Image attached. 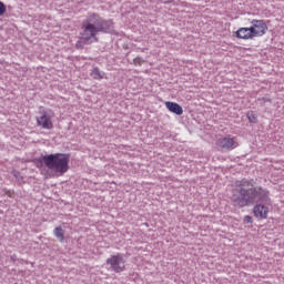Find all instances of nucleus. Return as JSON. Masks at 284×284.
Instances as JSON below:
<instances>
[{"instance_id": "nucleus-3", "label": "nucleus", "mask_w": 284, "mask_h": 284, "mask_svg": "<svg viewBox=\"0 0 284 284\" xmlns=\"http://www.w3.org/2000/svg\"><path fill=\"white\" fill-rule=\"evenodd\" d=\"M42 163L48 168L44 174L45 179L63 176L70 170V155L64 153H54L42 156Z\"/></svg>"}, {"instance_id": "nucleus-13", "label": "nucleus", "mask_w": 284, "mask_h": 284, "mask_svg": "<svg viewBox=\"0 0 284 284\" xmlns=\"http://www.w3.org/2000/svg\"><path fill=\"white\" fill-rule=\"evenodd\" d=\"M244 223L246 224H252L254 223V219L252 217V215H245L243 219Z\"/></svg>"}, {"instance_id": "nucleus-1", "label": "nucleus", "mask_w": 284, "mask_h": 284, "mask_svg": "<svg viewBox=\"0 0 284 284\" xmlns=\"http://www.w3.org/2000/svg\"><path fill=\"white\" fill-rule=\"evenodd\" d=\"M234 192H239L240 195L233 193L232 201L239 207H247V205H253L256 201H262L263 203H257L253 207V214L255 219L265 220L270 215V206H272V199L270 197V191L261 186L254 187V180H241L235 182Z\"/></svg>"}, {"instance_id": "nucleus-14", "label": "nucleus", "mask_w": 284, "mask_h": 284, "mask_svg": "<svg viewBox=\"0 0 284 284\" xmlns=\"http://www.w3.org/2000/svg\"><path fill=\"white\" fill-rule=\"evenodd\" d=\"M2 14H6V4L0 1V17H2Z\"/></svg>"}, {"instance_id": "nucleus-9", "label": "nucleus", "mask_w": 284, "mask_h": 284, "mask_svg": "<svg viewBox=\"0 0 284 284\" xmlns=\"http://www.w3.org/2000/svg\"><path fill=\"white\" fill-rule=\"evenodd\" d=\"M164 105L166 110H169V112H172L173 114H178V116H181V114H183V106H181L176 102L166 101Z\"/></svg>"}, {"instance_id": "nucleus-5", "label": "nucleus", "mask_w": 284, "mask_h": 284, "mask_svg": "<svg viewBox=\"0 0 284 284\" xmlns=\"http://www.w3.org/2000/svg\"><path fill=\"white\" fill-rule=\"evenodd\" d=\"M106 265H110L111 270L116 274H121V272H125V258L121 253L111 255L106 260Z\"/></svg>"}, {"instance_id": "nucleus-7", "label": "nucleus", "mask_w": 284, "mask_h": 284, "mask_svg": "<svg viewBox=\"0 0 284 284\" xmlns=\"http://www.w3.org/2000/svg\"><path fill=\"white\" fill-rule=\"evenodd\" d=\"M215 145L220 148V150H236L239 142L234 140L232 136H224L216 140Z\"/></svg>"}, {"instance_id": "nucleus-6", "label": "nucleus", "mask_w": 284, "mask_h": 284, "mask_svg": "<svg viewBox=\"0 0 284 284\" xmlns=\"http://www.w3.org/2000/svg\"><path fill=\"white\" fill-rule=\"evenodd\" d=\"M52 116H54L50 111L42 110L40 111V115L37 116V125L42 128V130H52L54 128V123L52 122Z\"/></svg>"}, {"instance_id": "nucleus-10", "label": "nucleus", "mask_w": 284, "mask_h": 284, "mask_svg": "<svg viewBox=\"0 0 284 284\" xmlns=\"http://www.w3.org/2000/svg\"><path fill=\"white\" fill-rule=\"evenodd\" d=\"M91 77L95 81H101V79H105V72L101 71L99 68H93L91 71Z\"/></svg>"}, {"instance_id": "nucleus-2", "label": "nucleus", "mask_w": 284, "mask_h": 284, "mask_svg": "<svg viewBox=\"0 0 284 284\" xmlns=\"http://www.w3.org/2000/svg\"><path fill=\"white\" fill-rule=\"evenodd\" d=\"M114 22L112 20H104L99 13H89L87 19L83 20L80 32V41L77 42L75 48H83L82 43H93L99 41L97 34L99 32H108L112 29Z\"/></svg>"}, {"instance_id": "nucleus-11", "label": "nucleus", "mask_w": 284, "mask_h": 284, "mask_svg": "<svg viewBox=\"0 0 284 284\" xmlns=\"http://www.w3.org/2000/svg\"><path fill=\"white\" fill-rule=\"evenodd\" d=\"M53 232L54 236L60 241V243H63L65 240L63 229L61 226H57Z\"/></svg>"}, {"instance_id": "nucleus-15", "label": "nucleus", "mask_w": 284, "mask_h": 284, "mask_svg": "<svg viewBox=\"0 0 284 284\" xmlns=\"http://www.w3.org/2000/svg\"><path fill=\"white\" fill-rule=\"evenodd\" d=\"M6 194H7V196H9L10 199H12V196H14V192H12V191H7Z\"/></svg>"}, {"instance_id": "nucleus-8", "label": "nucleus", "mask_w": 284, "mask_h": 284, "mask_svg": "<svg viewBox=\"0 0 284 284\" xmlns=\"http://www.w3.org/2000/svg\"><path fill=\"white\" fill-rule=\"evenodd\" d=\"M236 39H242V41H252L254 34L252 33L251 27H241L235 32Z\"/></svg>"}, {"instance_id": "nucleus-12", "label": "nucleus", "mask_w": 284, "mask_h": 284, "mask_svg": "<svg viewBox=\"0 0 284 284\" xmlns=\"http://www.w3.org/2000/svg\"><path fill=\"white\" fill-rule=\"evenodd\" d=\"M246 116H247L250 123L258 122V119L256 118V114L253 111L248 112Z\"/></svg>"}, {"instance_id": "nucleus-4", "label": "nucleus", "mask_w": 284, "mask_h": 284, "mask_svg": "<svg viewBox=\"0 0 284 284\" xmlns=\"http://www.w3.org/2000/svg\"><path fill=\"white\" fill-rule=\"evenodd\" d=\"M250 28L254 39L265 37L268 30L267 22L263 19H253Z\"/></svg>"}]
</instances>
